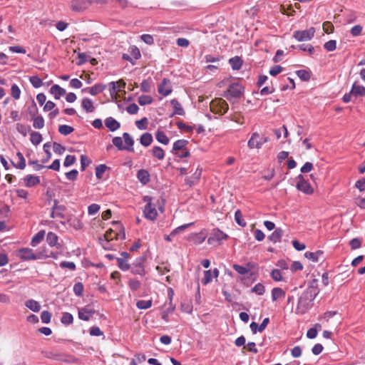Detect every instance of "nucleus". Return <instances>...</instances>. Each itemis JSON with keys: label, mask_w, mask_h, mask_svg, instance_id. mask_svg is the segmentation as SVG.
I'll use <instances>...</instances> for the list:
<instances>
[{"label": "nucleus", "mask_w": 365, "mask_h": 365, "mask_svg": "<svg viewBox=\"0 0 365 365\" xmlns=\"http://www.w3.org/2000/svg\"><path fill=\"white\" fill-rule=\"evenodd\" d=\"M315 29L310 27L306 30H298L293 33V37L297 41H310L314 36Z\"/></svg>", "instance_id": "7"}, {"label": "nucleus", "mask_w": 365, "mask_h": 365, "mask_svg": "<svg viewBox=\"0 0 365 365\" xmlns=\"http://www.w3.org/2000/svg\"><path fill=\"white\" fill-rule=\"evenodd\" d=\"M113 224L115 227L116 230H119V232H117L113 229H109L105 233L103 238L108 240H113V239L118 240L119 238L122 240L125 239V234L123 230L121 225H120L118 222H113Z\"/></svg>", "instance_id": "6"}, {"label": "nucleus", "mask_w": 365, "mask_h": 365, "mask_svg": "<svg viewBox=\"0 0 365 365\" xmlns=\"http://www.w3.org/2000/svg\"><path fill=\"white\" fill-rule=\"evenodd\" d=\"M41 319L43 323L48 324L51 322V314L48 311H43L41 314Z\"/></svg>", "instance_id": "58"}, {"label": "nucleus", "mask_w": 365, "mask_h": 365, "mask_svg": "<svg viewBox=\"0 0 365 365\" xmlns=\"http://www.w3.org/2000/svg\"><path fill=\"white\" fill-rule=\"evenodd\" d=\"M272 300L276 302L277 300L284 298L285 297V292L279 287H274L272 289Z\"/></svg>", "instance_id": "24"}, {"label": "nucleus", "mask_w": 365, "mask_h": 365, "mask_svg": "<svg viewBox=\"0 0 365 365\" xmlns=\"http://www.w3.org/2000/svg\"><path fill=\"white\" fill-rule=\"evenodd\" d=\"M219 270L217 268L211 270H206L204 272V277L202 279V283L206 285L212 282L213 278H217L219 276Z\"/></svg>", "instance_id": "14"}, {"label": "nucleus", "mask_w": 365, "mask_h": 365, "mask_svg": "<svg viewBox=\"0 0 365 365\" xmlns=\"http://www.w3.org/2000/svg\"><path fill=\"white\" fill-rule=\"evenodd\" d=\"M158 91V93L163 96L170 95L173 91L170 81L167 78H164L159 84Z\"/></svg>", "instance_id": "13"}, {"label": "nucleus", "mask_w": 365, "mask_h": 365, "mask_svg": "<svg viewBox=\"0 0 365 365\" xmlns=\"http://www.w3.org/2000/svg\"><path fill=\"white\" fill-rule=\"evenodd\" d=\"M66 222L69 226L73 227L75 230H81L83 225L81 220L74 215L68 216L66 219Z\"/></svg>", "instance_id": "16"}, {"label": "nucleus", "mask_w": 365, "mask_h": 365, "mask_svg": "<svg viewBox=\"0 0 365 365\" xmlns=\"http://www.w3.org/2000/svg\"><path fill=\"white\" fill-rule=\"evenodd\" d=\"M138 102L141 106L149 105L153 102V98L150 96L143 95L138 98Z\"/></svg>", "instance_id": "46"}, {"label": "nucleus", "mask_w": 365, "mask_h": 365, "mask_svg": "<svg viewBox=\"0 0 365 365\" xmlns=\"http://www.w3.org/2000/svg\"><path fill=\"white\" fill-rule=\"evenodd\" d=\"M140 38L148 45H152L154 43L153 37L150 34H143L140 36Z\"/></svg>", "instance_id": "61"}, {"label": "nucleus", "mask_w": 365, "mask_h": 365, "mask_svg": "<svg viewBox=\"0 0 365 365\" xmlns=\"http://www.w3.org/2000/svg\"><path fill=\"white\" fill-rule=\"evenodd\" d=\"M351 93L354 96H364L365 95V87L357 85L356 83L353 84Z\"/></svg>", "instance_id": "32"}, {"label": "nucleus", "mask_w": 365, "mask_h": 365, "mask_svg": "<svg viewBox=\"0 0 365 365\" xmlns=\"http://www.w3.org/2000/svg\"><path fill=\"white\" fill-rule=\"evenodd\" d=\"M192 237L195 244L200 245L202 243L207 237L206 230H202L199 233L192 234Z\"/></svg>", "instance_id": "23"}, {"label": "nucleus", "mask_w": 365, "mask_h": 365, "mask_svg": "<svg viewBox=\"0 0 365 365\" xmlns=\"http://www.w3.org/2000/svg\"><path fill=\"white\" fill-rule=\"evenodd\" d=\"M58 237L54 232H49L46 236V242L51 247H59L60 245L58 242Z\"/></svg>", "instance_id": "25"}, {"label": "nucleus", "mask_w": 365, "mask_h": 365, "mask_svg": "<svg viewBox=\"0 0 365 365\" xmlns=\"http://www.w3.org/2000/svg\"><path fill=\"white\" fill-rule=\"evenodd\" d=\"M233 269L240 274L245 275L248 274L247 269H246L245 266H242L240 264H235L232 266Z\"/></svg>", "instance_id": "59"}, {"label": "nucleus", "mask_w": 365, "mask_h": 365, "mask_svg": "<svg viewBox=\"0 0 365 365\" xmlns=\"http://www.w3.org/2000/svg\"><path fill=\"white\" fill-rule=\"evenodd\" d=\"M263 135H259L258 133H253L251 138L248 140L247 146L250 149H260L263 145Z\"/></svg>", "instance_id": "8"}, {"label": "nucleus", "mask_w": 365, "mask_h": 365, "mask_svg": "<svg viewBox=\"0 0 365 365\" xmlns=\"http://www.w3.org/2000/svg\"><path fill=\"white\" fill-rule=\"evenodd\" d=\"M81 106L87 113H93L95 110V106L91 99L84 98L82 100Z\"/></svg>", "instance_id": "22"}, {"label": "nucleus", "mask_w": 365, "mask_h": 365, "mask_svg": "<svg viewBox=\"0 0 365 365\" xmlns=\"http://www.w3.org/2000/svg\"><path fill=\"white\" fill-rule=\"evenodd\" d=\"M25 306L28 309H29L30 310H31L34 312H39L41 309V307L39 302L36 300H34V299H29V300L26 301Z\"/></svg>", "instance_id": "27"}, {"label": "nucleus", "mask_w": 365, "mask_h": 365, "mask_svg": "<svg viewBox=\"0 0 365 365\" xmlns=\"http://www.w3.org/2000/svg\"><path fill=\"white\" fill-rule=\"evenodd\" d=\"M100 210V205L96 203L91 204L88 207V213L89 215H96Z\"/></svg>", "instance_id": "54"}, {"label": "nucleus", "mask_w": 365, "mask_h": 365, "mask_svg": "<svg viewBox=\"0 0 365 365\" xmlns=\"http://www.w3.org/2000/svg\"><path fill=\"white\" fill-rule=\"evenodd\" d=\"M271 277L276 282H280L282 280V276L279 269H273L271 272Z\"/></svg>", "instance_id": "60"}, {"label": "nucleus", "mask_w": 365, "mask_h": 365, "mask_svg": "<svg viewBox=\"0 0 365 365\" xmlns=\"http://www.w3.org/2000/svg\"><path fill=\"white\" fill-rule=\"evenodd\" d=\"M117 262H118V265L120 269H122L123 271H126L130 268V266H129L127 260H125V259L118 257L117 259Z\"/></svg>", "instance_id": "52"}, {"label": "nucleus", "mask_w": 365, "mask_h": 365, "mask_svg": "<svg viewBox=\"0 0 365 365\" xmlns=\"http://www.w3.org/2000/svg\"><path fill=\"white\" fill-rule=\"evenodd\" d=\"M24 182L25 186L31 187L40 183V180L38 176L34 175H27L24 178Z\"/></svg>", "instance_id": "17"}, {"label": "nucleus", "mask_w": 365, "mask_h": 365, "mask_svg": "<svg viewBox=\"0 0 365 365\" xmlns=\"http://www.w3.org/2000/svg\"><path fill=\"white\" fill-rule=\"evenodd\" d=\"M108 169V167L106 165L101 164L98 165L96 168V175L98 179H101L103 178V175Z\"/></svg>", "instance_id": "47"}, {"label": "nucleus", "mask_w": 365, "mask_h": 365, "mask_svg": "<svg viewBox=\"0 0 365 365\" xmlns=\"http://www.w3.org/2000/svg\"><path fill=\"white\" fill-rule=\"evenodd\" d=\"M92 1L90 0H72L71 1V9L76 12H80L87 9Z\"/></svg>", "instance_id": "11"}, {"label": "nucleus", "mask_w": 365, "mask_h": 365, "mask_svg": "<svg viewBox=\"0 0 365 365\" xmlns=\"http://www.w3.org/2000/svg\"><path fill=\"white\" fill-rule=\"evenodd\" d=\"M29 81L36 88H40L43 85L42 80L37 76H31L29 78Z\"/></svg>", "instance_id": "45"}, {"label": "nucleus", "mask_w": 365, "mask_h": 365, "mask_svg": "<svg viewBox=\"0 0 365 365\" xmlns=\"http://www.w3.org/2000/svg\"><path fill=\"white\" fill-rule=\"evenodd\" d=\"M235 218L236 222L239 225L242 226V227H245L246 225V222L242 219V213H241V212L240 210H237L235 212Z\"/></svg>", "instance_id": "55"}, {"label": "nucleus", "mask_w": 365, "mask_h": 365, "mask_svg": "<svg viewBox=\"0 0 365 365\" xmlns=\"http://www.w3.org/2000/svg\"><path fill=\"white\" fill-rule=\"evenodd\" d=\"M152 306V300H139L136 302V307L140 309H146Z\"/></svg>", "instance_id": "43"}, {"label": "nucleus", "mask_w": 365, "mask_h": 365, "mask_svg": "<svg viewBox=\"0 0 365 365\" xmlns=\"http://www.w3.org/2000/svg\"><path fill=\"white\" fill-rule=\"evenodd\" d=\"M106 88V86L103 83H96L91 87L90 94L92 96H96L102 93Z\"/></svg>", "instance_id": "36"}, {"label": "nucleus", "mask_w": 365, "mask_h": 365, "mask_svg": "<svg viewBox=\"0 0 365 365\" xmlns=\"http://www.w3.org/2000/svg\"><path fill=\"white\" fill-rule=\"evenodd\" d=\"M187 144L188 141L186 140H178L174 143L173 150L175 152H178L181 150L187 149L186 145Z\"/></svg>", "instance_id": "37"}, {"label": "nucleus", "mask_w": 365, "mask_h": 365, "mask_svg": "<svg viewBox=\"0 0 365 365\" xmlns=\"http://www.w3.org/2000/svg\"><path fill=\"white\" fill-rule=\"evenodd\" d=\"M251 292L258 295H262L265 292V287L262 283H257L251 289Z\"/></svg>", "instance_id": "44"}, {"label": "nucleus", "mask_w": 365, "mask_h": 365, "mask_svg": "<svg viewBox=\"0 0 365 365\" xmlns=\"http://www.w3.org/2000/svg\"><path fill=\"white\" fill-rule=\"evenodd\" d=\"M112 143L119 150H125L123 143L122 138L114 137L112 140Z\"/></svg>", "instance_id": "49"}, {"label": "nucleus", "mask_w": 365, "mask_h": 365, "mask_svg": "<svg viewBox=\"0 0 365 365\" xmlns=\"http://www.w3.org/2000/svg\"><path fill=\"white\" fill-rule=\"evenodd\" d=\"M137 178L143 184H146L150 180V175L145 170H140L137 173Z\"/></svg>", "instance_id": "29"}, {"label": "nucleus", "mask_w": 365, "mask_h": 365, "mask_svg": "<svg viewBox=\"0 0 365 365\" xmlns=\"http://www.w3.org/2000/svg\"><path fill=\"white\" fill-rule=\"evenodd\" d=\"M151 152L153 156L159 160H162L165 158V152L163 149L159 146H154Z\"/></svg>", "instance_id": "33"}, {"label": "nucleus", "mask_w": 365, "mask_h": 365, "mask_svg": "<svg viewBox=\"0 0 365 365\" xmlns=\"http://www.w3.org/2000/svg\"><path fill=\"white\" fill-rule=\"evenodd\" d=\"M324 47L328 51H333L336 48V41L335 40L328 41L324 43Z\"/></svg>", "instance_id": "53"}, {"label": "nucleus", "mask_w": 365, "mask_h": 365, "mask_svg": "<svg viewBox=\"0 0 365 365\" xmlns=\"http://www.w3.org/2000/svg\"><path fill=\"white\" fill-rule=\"evenodd\" d=\"M18 256L24 260H36L43 258V252L34 253L33 250L29 248H21L18 251Z\"/></svg>", "instance_id": "5"}, {"label": "nucleus", "mask_w": 365, "mask_h": 365, "mask_svg": "<svg viewBox=\"0 0 365 365\" xmlns=\"http://www.w3.org/2000/svg\"><path fill=\"white\" fill-rule=\"evenodd\" d=\"M317 281L316 279L309 282L308 287L299 297L296 312L303 314L309 310L312 307V302L319 294Z\"/></svg>", "instance_id": "1"}, {"label": "nucleus", "mask_w": 365, "mask_h": 365, "mask_svg": "<svg viewBox=\"0 0 365 365\" xmlns=\"http://www.w3.org/2000/svg\"><path fill=\"white\" fill-rule=\"evenodd\" d=\"M93 313L90 309L82 308L78 310V317L82 320L88 321L92 317Z\"/></svg>", "instance_id": "31"}, {"label": "nucleus", "mask_w": 365, "mask_h": 365, "mask_svg": "<svg viewBox=\"0 0 365 365\" xmlns=\"http://www.w3.org/2000/svg\"><path fill=\"white\" fill-rule=\"evenodd\" d=\"M45 231L41 230L37 234H36L31 240V245L33 247H36L38 245L44 238L45 237Z\"/></svg>", "instance_id": "35"}, {"label": "nucleus", "mask_w": 365, "mask_h": 365, "mask_svg": "<svg viewBox=\"0 0 365 365\" xmlns=\"http://www.w3.org/2000/svg\"><path fill=\"white\" fill-rule=\"evenodd\" d=\"M153 142V136L149 133H143L140 138V143L142 145L148 147L151 145Z\"/></svg>", "instance_id": "30"}, {"label": "nucleus", "mask_w": 365, "mask_h": 365, "mask_svg": "<svg viewBox=\"0 0 365 365\" xmlns=\"http://www.w3.org/2000/svg\"><path fill=\"white\" fill-rule=\"evenodd\" d=\"M282 70L283 68L281 66L277 65L272 67L269 73L271 76H275L280 73L282 71Z\"/></svg>", "instance_id": "63"}, {"label": "nucleus", "mask_w": 365, "mask_h": 365, "mask_svg": "<svg viewBox=\"0 0 365 365\" xmlns=\"http://www.w3.org/2000/svg\"><path fill=\"white\" fill-rule=\"evenodd\" d=\"M148 124V120L145 117L135 122L137 128L140 130H145L147 128Z\"/></svg>", "instance_id": "51"}, {"label": "nucleus", "mask_w": 365, "mask_h": 365, "mask_svg": "<svg viewBox=\"0 0 365 365\" xmlns=\"http://www.w3.org/2000/svg\"><path fill=\"white\" fill-rule=\"evenodd\" d=\"M73 292L76 296H81L83 292V285L81 282L76 283L73 286Z\"/></svg>", "instance_id": "56"}, {"label": "nucleus", "mask_w": 365, "mask_h": 365, "mask_svg": "<svg viewBox=\"0 0 365 365\" xmlns=\"http://www.w3.org/2000/svg\"><path fill=\"white\" fill-rule=\"evenodd\" d=\"M141 91L143 92H150L151 88V82L150 80H143L140 83Z\"/></svg>", "instance_id": "57"}, {"label": "nucleus", "mask_w": 365, "mask_h": 365, "mask_svg": "<svg viewBox=\"0 0 365 365\" xmlns=\"http://www.w3.org/2000/svg\"><path fill=\"white\" fill-rule=\"evenodd\" d=\"M176 43L178 46L183 48H187L190 45V41L185 38H178Z\"/></svg>", "instance_id": "64"}, {"label": "nucleus", "mask_w": 365, "mask_h": 365, "mask_svg": "<svg viewBox=\"0 0 365 365\" xmlns=\"http://www.w3.org/2000/svg\"><path fill=\"white\" fill-rule=\"evenodd\" d=\"M230 66L235 70H238L242 66V61L240 57H234L230 59L229 61Z\"/></svg>", "instance_id": "41"}, {"label": "nucleus", "mask_w": 365, "mask_h": 365, "mask_svg": "<svg viewBox=\"0 0 365 365\" xmlns=\"http://www.w3.org/2000/svg\"><path fill=\"white\" fill-rule=\"evenodd\" d=\"M54 205L52 207V211L51 213V217L55 218V217H61L63 218L64 215L63 212L66 210V207L64 205H58V201L57 200H55L53 201Z\"/></svg>", "instance_id": "15"}, {"label": "nucleus", "mask_w": 365, "mask_h": 365, "mask_svg": "<svg viewBox=\"0 0 365 365\" xmlns=\"http://www.w3.org/2000/svg\"><path fill=\"white\" fill-rule=\"evenodd\" d=\"M11 94L14 99H16V100L19 99L20 96H21V90L16 84H13L11 86Z\"/></svg>", "instance_id": "48"}, {"label": "nucleus", "mask_w": 365, "mask_h": 365, "mask_svg": "<svg viewBox=\"0 0 365 365\" xmlns=\"http://www.w3.org/2000/svg\"><path fill=\"white\" fill-rule=\"evenodd\" d=\"M73 315L68 312H63L61 319V322L64 325H70L73 323Z\"/></svg>", "instance_id": "40"}, {"label": "nucleus", "mask_w": 365, "mask_h": 365, "mask_svg": "<svg viewBox=\"0 0 365 365\" xmlns=\"http://www.w3.org/2000/svg\"><path fill=\"white\" fill-rule=\"evenodd\" d=\"M228 235L218 228L212 230L210 237L207 239V243L210 245L217 247L222 244L223 240H226Z\"/></svg>", "instance_id": "2"}, {"label": "nucleus", "mask_w": 365, "mask_h": 365, "mask_svg": "<svg viewBox=\"0 0 365 365\" xmlns=\"http://www.w3.org/2000/svg\"><path fill=\"white\" fill-rule=\"evenodd\" d=\"M297 188L307 195L312 194L313 192V188L312 187L311 185L304 179L302 175L298 176Z\"/></svg>", "instance_id": "12"}, {"label": "nucleus", "mask_w": 365, "mask_h": 365, "mask_svg": "<svg viewBox=\"0 0 365 365\" xmlns=\"http://www.w3.org/2000/svg\"><path fill=\"white\" fill-rule=\"evenodd\" d=\"M323 255V252L321 250H318L315 252H307L304 254L306 258L312 260L314 262H317L319 260V257Z\"/></svg>", "instance_id": "34"}, {"label": "nucleus", "mask_w": 365, "mask_h": 365, "mask_svg": "<svg viewBox=\"0 0 365 365\" xmlns=\"http://www.w3.org/2000/svg\"><path fill=\"white\" fill-rule=\"evenodd\" d=\"M143 215L144 217L149 220H155L158 217L156 205L154 203L146 204L143 210Z\"/></svg>", "instance_id": "9"}, {"label": "nucleus", "mask_w": 365, "mask_h": 365, "mask_svg": "<svg viewBox=\"0 0 365 365\" xmlns=\"http://www.w3.org/2000/svg\"><path fill=\"white\" fill-rule=\"evenodd\" d=\"M76 161V158L74 155H68L66 158H65V160L63 162V165L65 167H69L71 165H72Z\"/></svg>", "instance_id": "62"}, {"label": "nucleus", "mask_w": 365, "mask_h": 365, "mask_svg": "<svg viewBox=\"0 0 365 365\" xmlns=\"http://www.w3.org/2000/svg\"><path fill=\"white\" fill-rule=\"evenodd\" d=\"M123 138L124 139L125 145V149L128 151L133 152L134 150L133 149V145H134V140L133 137L128 133H124L123 134Z\"/></svg>", "instance_id": "20"}, {"label": "nucleus", "mask_w": 365, "mask_h": 365, "mask_svg": "<svg viewBox=\"0 0 365 365\" xmlns=\"http://www.w3.org/2000/svg\"><path fill=\"white\" fill-rule=\"evenodd\" d=\"M297 76L303 81H309L311 76L309 71L306 70H299L296 72Z\"/></svg>", "instance_id": "50"}, {"label": "nucleus", "mask_w": 365, "mask_h": 365, "mask_svg": "<svg viewBox=\"0 0 365 365\" xmlns=\"http://www.w3.org/2000/svg\"><path fill=\"white\" fill-rule=\"evenodd\" d=\"M284 235V230L278 227L269 236V240L273 243H277L281 241V239Z\"/></svg>", "instance_id": "21"}, {"label": "nucleus", "mask_w": 365, "mask_h": 365, "mask_svg": "<svg viewBox=\"0 0 365 365\" xmlns=\"http://www.w3.org/2000/svg\"><path fill=\"white\" fill-rule=\"evenodd\" d=\"M50 93L53 96L55 99H59L66 93V91L64 88L60 87L57 84H55L51 87Z\"/></svg>", "instance_id": "18"}, {"label": "nucleus", "mask_w": 365, "mask_h": 365, "mask_svg": "<svg viewBox=\"0 0 365 365\" xmlns=\"http://www.w3.org/2000/svg\"><path fill=\"white\" fill-rule=\"evenodd\" d=\"M30 140L34 145H37L42 141V135L38 132L33 131L31 133Z\"/></svg>", "instance_id": "39"}, {"label": "nucleus", "mask_w": 365, "mask_h": 365, "mask_svg": "<svg viewBox=\"0 0 365 365\" xmlns=\"http://www.w3.org/2000/svg\"><path fill=\"white\" fill-rule=\"evenodd\" d=\"M74 129L73 127L67 125H61L58 127V132L63 135H68Z\"/></svg>", "instance_id": "42"}, {"label": "nucleus", "mask_w": 365, "mask_h": 365, "mask_svg": "<svg viewBox=\"0 0 365 365\" xmlns=\"http://www.w3.org/2000/svg\"><path fill=\"white\" fill-rule=\"evenodd\" d=\"M105 125L112 132L117 130L120 126V123L112 117L105 120Z\"/></svg>", "instance_id": "19"}, {"label": "nucleus", "mask_w": 365, "mask_h": 365, "mask_svg": "<svg viewBox=\"0 0 365 365\" xmlns=\"http://www.w3.org/2000/svg\"><path fill=\"white\" fill-rule=\"evenodd\" d=\"M155 138L162 144L168 145L169 143L170 140L168 137L163 131L158 130L155 133Z\"/></svg>", "instance_id": "38"}, {"label": "nucleus", "mask_w": 365, "mask_h": 365, "mask_svg": "<svg viewBox=\"0 0 365 365\" xmlns=\"http://www.w3.org/2000/svg\"><path fill=\"white\" fill-rule=\"evenodd\" d=\"M170 104L172 105L174 112V115H183L185 114V111L181 106V104L176 99H173L170 101Z\"/></svg>", "instance_id": "26"}, {"label": "nucleus", "mask_w": 365, "mask_h": 365, "mask_svg": "<svg viewBox=\"0 0 365 365\" xmlns=\"http://www.w3.org/2000/svg\"><path fill=\"white\" fill-rule=\"evenodd\" d=\"M210 110L212 113L223 115L228 110V104L222 98H215L210 102Z\"/></svg>", "instance_id": "4"}, {"label": "nucleus", "mask_w": 365, "mask_h": 365, "mask_svg": "<svg viewBox=\"0 0 365 365\" xmlns=\"http://www.w3.org/2000/svg\"><path fill=\"white\" fill-rule=\"evenodd\" d=\"M38 108L34 103V112L30 111L31 119L33 120V127L36 129H41L44 127V119L41 115H36Z\"/></svg>", "instance_id": "10"}, {"label": "nucleus", "mask_w": 365, "mask_h": 365, "mask_svg": "<svg viewBox=\"0 0 365 365\" xmlns=\"http://www.w3.org/2000/svg\"><path fill=\"white\" fill-rule=\"evenodd\" d=\"M244 91V87L239 83H233L229 86L227 91L224 94V96L231 101L232 98H240Z\"/></svg>", "instance_id": "3"}, {"label": "nucleus", "mask_w": 365, "mask_h": 365, "mask_svg": "<svg viewBox=\"0 0 365 365\" xmlns=\"http://www.w3.org/2000/svg\"><path fill=\"white\" fill-rule=\"evenodd\" d=\"M16 158L18 159L16 163L12 162L13 165L19 169L23 170L26 167V160L23 154L20 152L16 153Z\"/></svg>", "instance_id": "28"}]
</instances>
